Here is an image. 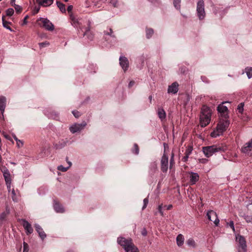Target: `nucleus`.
<instances>
[{
	"label": "nucleus",
	"mask_w": 252,
	"mask_h": 252,
	"mask_svg": "<svg viewBox=\"0 0 252 252\" xmlns=\"http://www.w3.org/2000/svg\"><path fill=\"white\" fill-rule=\"evenodd\" d=\"M53 2V0H42L39 1V4L44 6H47L51 5Z\"/></svg>",
	"instance_id": "nucleus-24"
},
{
	"label": "nucleus",
	"mask_w": 252,
	"mask_h": 252,
	"mask_svg": "<svg viewBox=\"0 0 252 252\" xmlns=\"http://www.w3.org/2000/svg\"><path fill=\"white\" fill-rule=\"evenodd\" d=\"M164 207H166L167 210H170L172 207V205H169L168 206L165 205V206H164Z\"/></svg>",
	"instance_id": "nucleus-64"
},
{
	"label": "nucleus",
	"mask_w": 252,
	"mask_h": 252,
	"mask_svg": "<svg viewBox=\"0 0 252 252\" xmlns=\"http://www.w3.org/2000/svg\"><path fill=\"white\" fill-rule=\"evenodd\" d=\"M72 113L75 118H79L81 116L80 113L76 110L72 111Z\"/></svg>",
	"instance_id": "nucleus-46"
},
{
	"label": "nucleus",
	"mask_w": 252,
	"mask_h": 252,
	"mask_svg": "<svg viewBox=\"0 0 252 252\" xmlns=\"http://www.w3.org/2000/svg\"><path fill=\"white\" fill-rule=\"evenodd\" d=\"M5 182L11 181L10 172L7 168L4 169L2 171Z\"/></svg>",
	"instance_id": "nucleus-20"
},
{
	"label": "nucleus",
	"mask_w": 252,
	"mask_h": 252,
	"mask_svg": "<svg viewBox=\"0 0 252 252\" xmlns=\"http://www.w3.org/2000/svg\"><path fill=\"white\" fill-rule=\"evenodd\" d=\"M158 115L160 120L162 121L164 120L166 117V114L164 110L161 108H158Z\"/></svg>",
	"instance_id": "nucleus-17"
},
{
	"label": "nucleus",
	"mask_w": 252,
	"mask_h": 252,
	"mask_svg": "<svg viewBox=\"0 0 252 252\" xmlns=\"http://www.w3.org/2000/svg\"><path fill=\"white\" fill-rule=\"evenodd\" d=\"M158 209L159 213L161 215V216H163L164 215H163V212L162 211V204L159 205L158 206Z\"/></svg>",
	"instance_id": "nucleus-51"
},
{
	"label": "nucleus",
	"mask_w": 252,
	"mask_h": 252,
	"mask_svg": "<svg viewBox=\"0 0 252 252\" xmlns=\"http://www.w3.org/2000/svg\"><path fill=\"white\" fill-rule=\"evenodd\" d=\"M2 25H3V26L6 29L9 30V31H12L13 30H12V29L9 27L7 25L8 24H10V22H7V21H6L4 19V16H3L2 17Z\"/></svg>",
	"instance_id": "nucleus-29"
},
{
	"label": "nucleus",
	"mask_w": 252,
	"mask_h": 252,
	"mask_svg": "<svg viewBox=\"0 0 252 252\" xmlns=\"http://www.w3.org/2000/svg\"><path fill=\"white\" fill-rule=\"evenodd\" d=\"M192 147L191 146H189L186 149L185 152V155L189 156L192 151Z\"/></svg>",
	"instance_id": "nucleus-40"
},
{
	"label": "nucleus",
	"mask_w": 252,
	"mask_h": 252,
	"mask_svg": "<svg viewBox=\"0 0 252 252\" xmlns=\"http://www.w3.org/2000/svg\"><path fill=\"white\" fill-rule=\"evenodd\" d=\"M118 243L123 247L126 252H138V249L132 242L130 238L126 239L123 237H118Z\"/></svg>",
	"instance_id": "nucleus-3"
},
{
	"label": "nucleus",
	"mask_w": 252,
	"mask_h": 252,
	"mask_svg": "<svg viewBox=\"0 0 252 252\" xmlns=\"http://www.w3.org/2000/svg\"><path fill=\"white\" fill-rule=\"evenodd\" d=\"M154 33V30L151 28L147 29L146 30V37L147 38H150L152 37Z\"/></svg>",
	"instance_id": "nucleus-31"
},
{
	"label": "nucleus",
	"mask_w": 252,
	"mask_h": 252,
	"mask_svg": "<svg viewBox=\"0 0 252 252\" xmlns=\"http://www.w3.org/2000/svg\"><path fill=\"white\" fill-rule=\"evenodd\" d=\"M198 161L199 163H206L208 162V160L206 158H199Z\"/></svg>",
	"instance_id": "nucleus-54"
},
{
	"label": "nucleus",
	"mask_w": 252,
	"mask_h": 252,
	"mask_svg": "<svg viewBox=\"0 0 252 252\" xmlns=\"http://www.w3.org/2000/svg\"><path fill=\"white\" fill-rule=\"evenodd\" d=\"M70 19L72 21L71 24L74 27L77 28L80 25V20L78 18L71 15H70Z\"/></svg>",
	"instance_id": "nucleus-21"
},
{
	"label": "nucleus",
	"mask_w": 252,
	"mask_h": 252,
	"mask_svg": "<svg viewBox=\"0 0 252 252\" xmlns=\"http://www.w3.org/2000/svg\"><path fill=\"white\" fill-rule=\"evenodd\" d=\"M199 175L197 173L191 172L189 178V183L191 185H194L199 180Z\"/></svg>",
	"instance_id": "nucleus-16"
},
{
	"label": "nucleus",
	"mask_w": 252,
	"mask_h": 252,
	"mask_svg": "<svg viewBox=\"0 0 252 252\" xmlns=\"http://www.w3.org/2000/svg\"><path fill=\"white\" fill-rule=\"evenodd\" d=\"M187 243L188 246L194 247L195 246V243L194 240L192 238H190L188 240Z\"/></svg>",
	"instance_id": "nucleus-36"
},
{
	"label": "nucleus",
	"mask_w": 252,
	"mask_h": 252,
	"mask_svg": "<svg viewBox=\"0 0 252 252\" xmlns=\"http://www.w3.org/2000/svg\"><path fill=\"white\" fill-rule=\"evenodd\" d=\"M22 225L25 229L27 235H29L33 232V228L31 224L25 219H22Z\"/></svg>",
	"instance_id": "nucleus-10"
},
{
	"label": "nucleus",
	"mask_w": 252,
	"mask_h": 252,
	"mask_svg": "<svg viewBox=\"0 0 252 252\" xmlns=\"http://www.w3.org/2000/svg\"><path fill=\"white\" fill-rule=\"evenodd\" d=\"M179 90V84L177 82H173L168 86L167 93L168 94H175Z\"/></svg>",
	"instance_id": "nucleus-13"
},
{
	"label": "nucleus",
	"mask_w": 252,
	"mask_h": 252,
	"mask_svg": "<svg viewBox=\"0 0 252 252\" xmlns=\"http://www.w3.org/2000/svg\"><path fill=\"white\" fill-rule=\"evenodd\" d=\"M139 150L138 146L137 144L135 143L133 146V148L132 150V152L135 154L138 155L139 154Z\"/></svg>",
	"instance_id": "nucleus-35"
},
{
	"label": "nucleus",
	"mask_w": 252,
	"mask_h": 252,
	"mask_svg": "<svg viewBox=\"0 0 252 252\" xmlns=\"http://www.w3.org/2000/svg\"><path fill=\"white\" fill-rule=\"evenodd\" d=\"M212 116V110L207 106H202L200 114V125L202 127L207 126L210 122Z\"/></svg>",
	"instance_id": "nucleus-2"
},
{
	"label": "nucleus",
	"mask_w": 252,
	"mask_h": 252,
	"mask_svg": "<svg viewBox=\"0 0 252 252\" xmlns=\"http://www.w3.org/2000/svg\"><path fill=\"white\" fill-rule=\"evenodd\" d=\"M174 157V154L173 153H172V154H171V156L170 159V166H169V167H170V169H172L173 168V166L175 164Z\"/></svg>",
	"instance_id": "nucleus-34"
},
{
	"label": "nucleus",
	"mask_w": 252,
	"mask_h": 252,
	"mask_svg": "<svg viewBox=\"0 0 252 252\" xmlns=\"http://www.w3.org/2000/svg\"><path fill=\"white\" fill-rule=\"evenodd\" d=\"M163 146H164V152H165L166 149L168 148V145L167 144L164 143Z\"/></svg>",
	"instance_id": "nucleus-63"
},
{
	"label": "nucleus",
	"mask_w": 252,
	"mask_h": 252,
	"mask_svg": "<svg viewBox=\"0 0 252 252\" xmlns=\"http://www.w3.org/2000/svg\"><path fill=\"white\" fill-rule=\"evenodd\" d=\"M168 168V156L166 153L163 152V155L160 159V169L163 172H167Z\"/></svg>",
	"instance_id": "nucleus-8"
},
{
	"label": "nucleus",
	"mask_w": 252,
	"mask_h": 252,
	"mask_svg": "<svg viewBox=\"0 0 252 252\" xmlns=\"http://www.w3.org/2000/svg\"><path fill=\"white\" fill-rule=\"evenodd\" d=\"M181 1V0H174V1H173V4H174V7L177 9H180V8H181V5H180Z\"/></svg>",
	"instance_id": "nucleus-33"
},
{
	"label": "nucleus",
	"mask_w": 252,
	"mask_h": 252,
	"mask_svg": "<svg viewBox=\"0 0 252 252\" xmlns=\"http://www.w3.org/2000/svg\"><path fill=\"white\" fill-rule=\"evenodd\" d=\"M56 3H57V6L59 7V8L60 9V11L62 13L65 12L66 10H65V5L64 4H63V3L59 1H57Z\"/></svg>",
	"instance_id": "nucleus-28"
},
{
	"label": "nucleus",
	"mask_w": 252,
	"mask_h": 252,
	"mask_svg": "<svg viewBox=\"0 0 252 252\" xmlns=\"http://www.w3.org/2000/svg\"><path fill=\"white\" fill-rule=\"evenodd\" d=\"M69 168V167H64L63 165H61L58 166V169L62 172H65Z\"/></svg>",
	"instance_id": "nucleus-41"
},
{
	"label": "nucleus",
	"mask_w": 252,
	"mask_h": 252,
	"mask_svg": "<svg viewBox=\"0 0 252 252\" xmlns=\"http://www.w3.org/2000/svg\"><path fill=\"white\" fill-rule=\"evenodd\" d=\"M86 35L89 39L92 40L94 38V35L90 31L89 28H87L85 32L83 33V36Z\"/></svg>",
	"instance_id": "nucleus-25"
},
{
	"label": "nucleus",
	"mask_w": 252,
	"mask_h": 252,
	"mask_svg": "<svg viewBox=\"0 0 252 252\" xmlns=\"http://www.w3.org/2000/svg\"><path fill=\"white\" fill-rule=\"evenodd\" d=\"M14 8L17 13H20L22 10V8L19 5H14Z\"/></svg>",
	"instance_id": "nucleus-45"
},
{
	"label": "nucleus",
	"mask_w": 252,
	"mask_h": 252,
	"mask_svg": "<svg viewBox=\"0 0 252 252\" xmlns=\"http://www.w3.org/2000/svg\"><path fill=\"white\" fill-rule=\"evenodd\" d=\"M72 9H73V6L72 5H69L68 7H67V10L68 11V12H71L72 10Z\"/></svg>",
	"instance_id": "nucleus-60"
},
{
	"label": "nucleus",
	"mask_w": 252,
	"mask_h": 252,
	"mask_svg": "<svg viewBox=\"0 0 252 252\" xmlns=\"http://www.w3.org/2000/svg\"><path fill=\"white\" fill-rule=\"evenodd\" d=\"M29 18V16L28 15H26L24 19H23V24H22V25H26L28 23L27 22V19Z\"/></svg>",
	"instance_id": "nucleus-56"
},
{
	"label": "nucleus",
	"mask_w": 252,
	"mask_h": 252,
	"mask_svg": "<svg viewBox=\"0 0 252 252\" xmlns=\"http://www.w3.org/2000/svg\"><path fill=\"white\" fill-rule=\"evenodd\" d=\"M13 137L14 140L16 141L17 146L20 148L23 146L24 143L22 141L18 139L15 135H13Z\"/></svg>",
	"instance_id": "nucleus-30"
},
{
	"label": "nucleus",
	"mask_w": 252,
	"mask_h": 252,
	"mask_svg": "<svg viewBox=\"0 0 252 252\" xmlns=\"http://www.w3.org/2000/svg\"><path fill=\"white\" fill-rule=\"evenodd\" d=\"M34 227L35 230L39 235V236L42 240H44L46 237V234L43 231L42 227L38 224H35Z\"/></svg>",
	"instance_id": "nucleus-15"
},
{
	"label": "nucleus",
	"mask_w": 252,
	"mask_h": 252,
	"mask_svg": "<svg viewBox=\"0 0 252 252\" xmlns=\"http://www.w3.org/2000/svg\"><path fill=\"white\" fill-rule=\"evenodd\" d=\"M248 78L252 77V67H247L245 69Z\"/></svg>",
	"instance_id": "nucleus-32"
},
{
	"label": "nucleus",
	"mask_w": 252,
	"mask_h": 252,
	"mask_svg": "<svg viewBox=\"0 0 252 252\" xmlns=\"http://www.w3.org/2000/svg\"><path fill=\"white\" fill-rule=\"evenodd\" d=\"M207 216L208 220L210 221H212L211 219L212 217H214L215 220H214V222L216 226H218L220 222V220L218 218L217 213L213 210L208 211L207 213Z\"/></svg>",
	"instance_id": "nucleus-11"
},
{
	"label": "nucleus",
	"mask_w": 252,
	"mask_h": 252,
	"mask_svg": "<svg viewBox=\"0 0 252 252\" xmlns=\"http://www.w3.org/2000/svg\"><path fill=\"white\" fill-rule=\"evenodd\" d=\"M201 79L203 82L208 83L209 81L208 80L207 78L205 76H201Z\"/></svg>",
	"instance_id": "nucleus-58"
},
{
	"label": "nucleus",
	"mask_w": 252,
	"mask_h": 252,
	"mask_svg": "<svg viewBox=\"0 0 252 252\" xmlns=\"http://www.w3.org/2000/svg\"><path fill=\"white\" fill-rule=\"evenodd\" d=\"M14 10L12 8H9L6 10V16H11L14 14Z\"/></svg>",
	"instance_id": "nucleus-37"
},
{
	"label": "nucleus",
	"mask_w": 252,
	"mask_h": 252,
	"mask_svg": "<svg viewBox=\"0 0 252 252\" xmlns=\"http://www.w3.org/2000/svg\"><path fill=\"white\" fill-rule=\"evenodd\" d=\"M37 21L38 22L40 21L41 23H39L38 25L47 31H53L55 29L54 25L47 18L40 17L37 19Z\"/></svg>",
	"instance_id": "nucleus-6"
},
{
	"label": "nucleus",
	"mask_w": 252,
	"mask_h": 252,
	"mask_svg": "<svg viewBox=\"0 0 252 252\" xmlns=\"http://www.w3.org/2000/svg\"><path fill=\"white\" fill-rule=\"evenodd\" d=\"M120 64L124 71L126 72L129 66V62L125 57L121 56L119 58Z\"/></svg>",
	"instance_id": "nucleus-12"
},
{
	"label": "nucleus",
	"mask_w": 252,
	"mask_h": 252,
	"mask_svg": "<svg viewBox=\"0 0 252 252\" xmlns=\"http://www.w3.org/2000/svg\"><path fill=\"white\" fill-rule=\"evenodd\" d=\"M189 155H185V156H184L183 158H182V160L184 161V162H186L188 159V158H189Z\"/></svg>",
	"instance_id": "nucleus-59"
},
{
	"label": "nucleus",
	"mask_w": 252,
	"mask_h": 252,
	"mask_svg": "<svg viewBox=\"0 0 252 252\" xmlns=\"http://www.w3.org/2000/svg\"><path fill=\"white\" fill-rule=\"evenodd\" d=\"M148 202H149V200H148V197L144 199V200H143V204H143V206L142 208L143 210H144L146 208L147 204H148Z\"/></svg>",
	"instance_id": "nucleus-42"
},
{
	"label": "nucleus",
	"mask_w": 252,
	"mask_h": 252,
	"mask_svg": "<svg viewBox=\"0 0 252 252\" xmlns=\"http://www.w3.org/2000/svg\"><path fill=\"white\" fill-rule=\"evenodd\" d=\"M49 45V43L47 41L41 42L39 43V46L40 48H43L46 46H48Z\"/></svg>",
	"instance_id": "nucleus-47"
},
{
	"label": "nucleus",
	"mask_w": 252,
	"mask_h": 252,
	"mask_svg": "<svg viewBox=\"0 0 252 252\" xmlns=\"http://www.w3.org/2000/svg\"><path fill=\"white\" fill-rule=\"evenodd\" d=\"M54 208L57 213H62L64 212V210L63 206L59 202L55 201H54Z\"/></svg>",
	"instance_id": "nucleus-18"
},
{
	"label": "nucleus",
	"mask_w": 252,
	"mask_h": 252,
	"mask_svg": "<svg viewBox=\"0 0 252 252\" xmlns=\"http://www.w3.org/2000/svg\"><path fill=\"white\" fill-rule=\"evenodd\" d=\"M197 14L199 20H203L205 17L204 2L203 0H198L196 7Z\"/></svg>",
	"instance_id": "nucleus-7"
},
{
	"label": "nucleus",
	"mask_w": 252,
	"mask_h": 252,
	"mask_svg": "<svg viewBox=\"0 0 252 252\" xmlns=\"http://www.w3.org/2000/svg\"><path fill=\"white\" fill-rule=\"evenodd\" d=\"M103 33L104 36L109 35L111 37L113 38L114 39L116 38V36H115V34H113V31L111 28H109L108 31H104Z\"/></svg>",
	"instance_id": "nucleus-27"
},
{
	"label": "nucleus",
	"mask_w": 252,
	"mask_h": 252,
	"mask_svg": "<svg viewBox=\"0 0 252 252\" xmlns=\"http://www.w3.org/2000/svg\"><path fill=\"white\" fill-rule=\"evenodd\" d=\"M5 183H6V186H7L8 191L10 192V190H11V181H10V182H5Z\"/></svg>",
	"instance_id": "nucleus-53"
},
{
	"label": "nucleus",
	"mask_w": 252,
	"mask_h": 252,
	"mask_svg": "<svg viewBox=\"0 0 252 252\" xmlns=\"http://www.w3.org/2000/svg\"><path fill=\"white\" fill-rule=\"evenodd\" d=\"M177 244L178 246H182L184 242V238L183 235L179 234L176 238Z\"/></svg>",
	"instance_id": "nucleus-22"
},
{
	"label": "nucleus",
	"mask_w": 252,
	"mask_h": 252,
	"mask_svg": "<svg viewBox=\"0 0 252 252\" xmlns=\"http://www.w3.org/2000/svg\"><path fill=\"white\" fill-rule=\"evenodd\" d=\"M110 3L114 7H117L118 0H110Z\"/></svg>",
	"instance_id": "nucleus-49"
},
{
	"label": "nucleus",
	"mask_w": 252,
	"mask_h": 252,
	"mask_svg": "<svg viewBox=\"0 0 252 252\" xmlns=\"http://www.w3.org/2000/svg\"><path fill=\"white\" fill-rule=\"evenodd\" d=\"M245 145L247 146L248 148H249L252 150V139L249 141L248 142L245 144Z\"/></svg>",
	"instance_id": "nucleus-52"
},
{
	"label": "nucleus",
	"mask_w": 252,
	"mask_h": 252,
	"mask_svg": "<svg viewBox=\"0 0 252 252\" xmlns=\"http://www.w3.org/2000/svg\"><path fill=\"white\" fill-rule=\"evenodd\" d=\"M134 83H135V82L133 81H130L128 84V87L129 88L131 87L133 85H134Z\"/></svg>",
	"instance_id": "nucleus-61"
},
{
	"label": "nucleus",
	"mask_w": 252,
	"mask_h": 252,
	"mask_svg": "<svg viewBox=\"0 0 252 252\" xmlns=\"http://www.w3.org/2000/svg\"><path fill=\"white\" fill-rule=\"evenodd\" d=\"M7 216L6 213L5 212H2L0 214V221H2L4 220L6 217Z\"/></svg>",
	"instance_id": "nucleus-48"
},
{
	"label": "nucleus",
	"mask_w": 252,
	"mask_h": 252,
	"mask_svg": "<svg viewBox=\"0 0 252 252\" xmlns=\"http://www.w3.org/2000/svg\"><path fill=\"white\" fill-rule=\"evenodd\" d=\"M227 226L231 227L233 231H235L234 224V222L232 220H231L229 222H227Z\"/></svg>",
	"instance_id": "nucleus-44"
},
{
	"label": "nucleus",
	"mask_w": 252,
	"mask_h": 252,
	"mask_svg": "<svg viewBox=\"0 0 252 252\" xmlns=\"http://www.w3.org/2000/svg\"><path fill=\"white\" fill-rule=\"evenodd\" d=\"M6 106V98L3 96H0V111L3 114Z\"/></svg>",
	"instance_id": "nucleus-19"
},
{
	"label": "nucleus",
	"mask_w": 252,
	"mask_h": 252,
	"mask_svg": "<svg viewBox=\"0 0 252 252\" xmlns=\"http://www.w3.org/2000/svg\"><path fill=\"white\" fill-rule=\"evenodd\" d=\"M141 234L143 236H144L147 235V230L146 229V228H144L142 229V231H141Z\"/></svg>",
	"instance_id": "nucleus-57"
},
{
	"label": "nucleus",
	"mask_w": 252,
	"mask_h": 252,
	"mask_svg": "<svg viewBox=\"0 0 252 252\" xmlns=\"http://www.w3.org/2000/svg\"><path fill=\"white\" fill-rule=\"evenodd\" d=\"M223 151L224 149L222 147L215 145L202 148V151L207 158L211 157L215 153Z\"/></svg>",
	"instance_id": "nucleus-4"
},
{
	"label": "nucleus",
	"mask_w": 252,
	"mask_h": 252,
	"mask_svg": "<svg viewBox=\"0 0 252 252\" xmlns=\"http://www.w3.org/2000/svg\"><path fill=\"white\" fill-rule=\"evenodd\" d=\"M150 172L151 174H154L157 171L158 167L156 162L151 163L150 166Z\"/></svg>",
	"instance_id": "nucleus-23"
},
{
	"label": "nucleus",
	"mask_w": 252,
	"mask_h": 252,
	"mask_svg": "<svg viewBox=\"0 0 252 252\" xmlns=\"http://www.w3.org/2000/svg\"><path fill=\"white\" fill-rule=\"evenodd\" d=\"M15 1L16 0H10V4L13 7H14V5H17L16 4H15Z\"/></svg>",
	"instance_id": "nucleus-62"
},
{
	"label": "nucleus",
	"mask_w": 252,
	"mask_h": 252,
	"mask_svg": "<svg viewBox=\"0 0 252 252\" xmlns=\"http://www.w3.org/2000/svg\"><path fill=\"white\" fill-rule=\"evenodd\" d=\"M251 151V149L248 148L247 146L245 145V144L242 148V152L244 153H247Z\"/></svg>",
	"instance_id": "nucleus-38"
},
{
	"label": "nucleus",
	"mask_w": 252,
	"mask_h": 252,
	"mask_svg": "<svg viewBox=\"0 0 252 252\" xmlns=\"http://www.w3.org/2000/svg\"><path fill=\"white\" fill-rule=\"evenodd\" d=\"M67 142V140H62V141H60L59 143L56 144L55 145V147L56 148V149H62L66 145Z\"/></svg>",
	"instance_id": "nucleus-26"
},
{
	"label": "nucleus",
	"mask_w": 252,
	"mask_h": 252,
	"mask_svg": "<svg viewBox=\"0 0 252 252\" xmlns=\"http://www.w3.org/2000/svg\"><path fill=\"white\" fill-rule=\"evenodd\" d=\"M224 103H226V102H222V104H220L217 107V110L220 114L221 118H222L224 114H228L227 113L228 111L227 107L223 105Z\"/></svg>",
	"instance_id": "nucleus-14"
},
{
	"label": "nucleus",
	"mask_w": 252,
	"mask_h": 252,
	"mask_svg": "<svg viewBox=\"0 0 252 252\" xmlns=\"http://www.w3.org/2000/svg\"><path fill=\"white\" fill-rule=\"evenodd\" d=\"M12 194L13 195V196L12 197V200L14 201H17V200H16V198L15 197V196L16 195V193H15V190L13 189H12Z\"/></svg>",
	"instance_id": "nucleus-55"
},
{
	"label": "nucleus",
	"mask_w": 252,
	"mask_h": 252,
	"mask_svg": "<svg viewBox=\"0 0 252 252\" xmlns=\"http://www.w3.org/2000/svg\"><path fill=\"white\" fill-rule=\"evenodd\" d=\"M86 125L87 124L85 122H83L81 124L75 123L69 127V130L71 133H75L81 131Z\"/></svg>",
	"instance_id": "nucleus-9"
},
{
	"label": "nucleus",
	"mask_w": 252,
	"mask_h": 252,
	"mask_svg": "<svg viewBox=\"0 0 252 252\" xmlns=\"http://www.w3.org/2000/svg\"><path fill=\"white\" fill-rule=\"evenodd\" d=\"M244 105L243 103H241L238 105L237 107V109L239 113H242L243 112L244 110Z\"/></svg>",
	"instance_id": "nucleus-39"
},
{
	"label": "nucleus",
	"mask_w": 252,
	"mask_h": 252,
	"mask_svg": "<svg viewBox=\"0 0 252 252\" xmlns=\"http://www.w3.org/2000/svg\"><path fill=\"white\" fill-rule=\"evenodd\" d=\"M236 241L238 244L237 249L238 252H246V241L244 236L237 234L236 235Z\"/></svg>",
	"instance_id": "nucleus-5"
},
{
	"label": "nucleus",
	"mask_w": 252,
	"mask_h": 252,
	"mask_svg": "<svg viewBox=\"0 0 252 252\" xmlns=\"http://www.w3.org/2000/svg\"><path fill=\"white\" fill-rule=\"evenodd\" d=\"M29 251V245L28 244L24 242L23 243V252H28Z\"/></svg>",
	"instance_id": "nucleus-43"
},
{
	"label": "nucleus",
	"mask_w": 252,
	"mask_h": 252,
	"mask_svg": "<svg viewBox=\"0 0 252 252\" xmlns=\"http://www.w3.org/2000/svg\"><path fill=\"white\" fill-rule=\"evenodd\" d=\"M40 10V5L38 6H35L33 11V14L35 15L37 14Z\"/></svg>",
	"instance_id": "nucleus-50"
},
{
	"label": "nucleus",
	"mask_w": 252,
	"mask_h": 252,
	"mask_svg": "<svg viewBox=\"0 0 252 252\" xmlns=\"http://www.w3.org/2000/svg\"><path fill=\"white\" fill-rule=\"evenodd\" d=\"M228 118V114H224L222 118H220L216 130H214L211 133V137L215 138L222 134L229 126L230 122Z\"/></svg>",
	"instance_id": "nucleus-1"
}]
</instances>
